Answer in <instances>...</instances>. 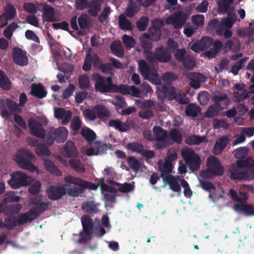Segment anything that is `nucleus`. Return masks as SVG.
<instances>
[{
	"mask_svg": "<svg viewBox=\"0 0 254 254\" xmlns=\"http://www.w3.org/2000/svg\"><path fill=\"white\" fill-rule=\"evenodd\" d=\"M158 170L160 172V177L162 178L163 181L165 178H168L171 176V174L173 170L172 162L169 160H165L164 163L162 160L158 162Z\"/></svg>",
	"mask_w": 254,
	"mask_h": 254,
	"instance_id": "obj_14",
	"label": "nucleus"
},
{
	"mask_svg": "<svg viewBox=\"0 0 254 254\" xmlns=\"http://www.w3.org/2000/svg\"><path fill=\"white\" fill-rule=\"evenodd\" d=\"M5 103L7 108L11 112L21 113V109L18 107L19 105L15 102L6 99Z\"/></svg>",
	"mask_w": 254,
	"mask_h": 254,
	"instance_id": "obj_54",
	"label": "nucleus"
},
{
	"mask_svg": "<svg viewBox=\"0 0 254 254\" xmlns=\"http://www.w3.org/2000/svg\"><path fill=\"white\" fill-rule=\"evenodd\" d=\"M44 164L46 169L48 171L54 174H56L57 175H61V173L60 170L52 161L45 160Z\"/></svg>",
	"mask_w": 254,
	"mask_h": 254,
	"instance_id": "obj_51",
	"label": "nucleus"
},
{
	"mask_svg": "<svg viewBox=\"0 0 254 254\" xmlns=\"http://www.w3.org/2000/svg\"><path fill=\"white\" fill-rule=\"evenodd\" d=\"M92 67L91 55L90 53L86 54L82 65V69L85 71H89Z\"/></svg>",
	"mask_w": 254,
	"mask_h": 254,
	"instance_id": "obj_62",
	"label": "nucleus"
},
{
	"mask_svg": "<svg viewBox=\"0 0 254 254\" xmlns=\"http://www.w3.org/2000/svg\"><path fill=\"white\" fill-rule=\"evenodd\" d=\"M122 41L124 45L128 48H132L135 44V40L132 36L125 34L122 36Z\"/></svg>",
	"mask_w": 254,
	"mask_h": 254,
	"instance_id": "obj_59",
	"label": "nucleus"
},
{
	"mask_svg": "<svg viewBox=\"0 0 254 254\" xmlns=\"http://www.w3.org/2000/svg\"><path fill=\"white\" fill-rule=\"evenodd\" d=\"M4 228L9 230H12L18 226L17 219L13 214H7L4 219Z\"/></svg>",
	"mask_w": 254,
	"mask_h": 254,
	"instance_id": "obj_29",
	"label": "nucleus"
},
{
	"mask_svg": "<svg viewBox=\"0 0 254 254\" xmlns=\"http://www.w3.org/2000/svg\"><path fill=\"white\" fill-rule=\"evenodd\" d=\"M108 126L113 127L120 132H126L129 129V126L127 123H123L119 119L110 120Z\"/></svg>",
	"mask_w": 254,
	"mask_h": 254,
	"instance_id": "obj_24",
	"label": "nucleus"
},
{
	"mask_svg": "<svg viewBox=\"0 0 254 254\" xmlns=\"http://www.w3.org/2000/svg\"><path fill=\"white\" fill-rule=\"evenodd\" d=\"M221 109V107H219V105L214 104L208 108L205 113V116L207 118L216 117L219 115V112Z\"/></svg>",
	"mask_w": 254,
	"mask_h": 254,
	"instance_id": "obj_40",
	"label": "nucleus"
},
{
	"mask_svg": "<svg viewBox=\"0 0 254 254\" xmlns=\"http://www.w3.org/2000/svg\"><path fill=\"white\" fill-rule=\"evenodd\" d=\"M78 22L79 26L80 28L82 31H79L78 33L80 35H84L85 34V30L87 28L88 21L87 19L86 15H81L78 18Z\"/></svg>",
	"mask_w": 254,
	"mask_h": 254,
	"instance_id": "obj_46",
	"label": "nucleus"
},
{
	"mask_svg": "<svg viewBox=\"0 0 254 254\" xmlns=\"http://www.w3.org/2000/svg\"><path fill=\"white\" fill-rule=\"evenodd\" d=\"M182 62L184 67L188 70L192 69L195 65L194 58L189 55H186Z\"/></svg>",
	"mask_w": 254,
	"mask_h": 254,
	"instance_id": "obj_47",
	"label": "nucleus"
},
{
	"mask_svg": "<svg viewBox=\"0 0 254 254\" xmlns=\"http://www.w3.org/2000/svg\"><path fill=\"white\" fill-rule=\"evenodd\" d=\"M82 231L78 234L79 239L78 242L80 244H85L91 239L93 233L95 225L92 218L87 214L83 215L81 218Z\"/></svg>",
	"mask_w": 254,
	"mask_h": 254,
	"instance_id": "obj_5",
	"label": "nucleus"
},
{
	"mask_svg": "<svg viewBox=\"0 0 254 254\" xmlns=\"http://www.w3.org/2000/svg\"><path fill=\"white\" fill-rule=\"evenodd\" d=\"M254 161L252 158L249 157L246 159H238L237 161V165L239 168H246L248 169Z\"/></svg>",
	"mask_w": 254,
	"mask_h": 254,
	"instance_id": "obj_53",
	"label": "nucleus"
},
{
	"mask_svg": "<svg viewBox=\"0 0 254 254\" xmlns=\"http://www.w3.org/2000/svg\"><path fill=\"white\" fill-rule=\"evenodd\" d=\"M145 59L150 64L165 63L171 60L172 56L167 48L161 45L156 48L154 52L146 51Z\"/></svg>",
	"mask_w": 254,
	"mask_h": 254,
	"instance_id": "obj_4",
	"label": "nucleus"
},
{
	"mask_svg": "<svg viewBox=\"0 0 254 254\" xmlns=\"http://www.w3.org/2000/svg\"><path fill=\"white\" fill-rule=\"evenodd\" d=\"M207 168L200 173L203 179H212L215 176L223 174L224 169L219 159L214 156L209 157L207 160Z\"/></svg>",
	"mask_w": 254,
	"mask_h": 254,
	"instance_id": "obj_3",
	"label": "nucleus"
},
{
	"mask_svg": "<svg viewBox=\"0 0 254 254\" xmlns=\"http://www.w3.org/2000/svg\"><path fill=\"white\" fill-rule=\"evenodd\" d=\"M119 24L120 28L124 30H131L133 27L131 23L123 14L119 17Z\"/></svg>",
	"mask_w": 254,
	"mask_h": 254,
	"instance_id": "obj_36",
	"label": "nucleus"
},
{
	"mask_svg": "<svg viewBox=\"0 0 254 254\" xmlns=\"http://www.w3.org/2000/svg\"><path fill=\"white\" fill-rule=\"evenodd\" d=\"M81 126V121L78 116H74L70 123L71 129L74 131L78 130Z\"/></svg>",
	"mask_w": 254,
	"mask_h": 254,
	"instance_id": "obj_63",
	"label": "nucleus"
},
{
	"mask_svg": "<svg viewBox=\"0 0 254 254\" xmlns=\"http://www.w3.org/2000/svg\"><path fill=\"white\" fill-rule=\"evenodd\" d=\"M30 94L39 99H42L47 95V91L41 83H33L31 85Z\"/></svg>",
	"mask_w": 254,
	"mask_h": 254,
	"instance_id": "obj_17",
	"label": "nucleus"
},
{
	"mask_svg": "<svg viewBox=\"0 0 254 254\" xmlns=\"http://www.w3.org/2000/svg\"><path fill=\"white\" fill-rule=\"evenodd\" d=\"M153 131L155 139L157 141H163L167 137V131L159 126H154L153 128Z\"/></svg>",
	"mask_w": 254,
	"mask_h": 254,
	"instance_id": "obj_33",
	"label": "nucleus"
},
{
	"mask_svg": "<svg viewBox=\"0 0 254 254\" xmlns=\"http://www.w3.org/2000/svg\"><path fill=\"white\" fill-rule=\"evenodd\" d=\"M70 167L76 172L78 173H84L85 168L79 160L71 159L69 161Z\"/></svg>",
	"mask_w": 254,
	"mask_h": 254,
	"instance_id": "obj_39",
	"label": "nucleus"
},
{
	"mask_svg": "<svg viewBox=\"0 0 254 254\" xmlns=\"http://www.w3.org/2000/svg\"><path fill=\"white\" fill-rule=\"evenodd\" d=\"M28 126L31 134L40 138L45 137V130L41 124L35 120L30 119L28 121Z\"/></svg>",
	"mask_w": 254,
	"mask_h": 254,
	"instance_id": "obj_13",
	"label": "nucleus"
},
{
	"mask_svg": "<svg viewBox=\"0 0 254 254\" xmlns=\"http://www.w3.org/2000/svg\"><path fill=\"white\" fill-rule=\"evenodd\" d=\"M164 81L168 84L176 80L177 75L173 72H167L163 74L162 76Z\"/></svg>",
	"mask_w": 254,
	"mask_h": 254,
	"instance_id": "obj_57",
	"label": "nucleus"
},
{
	"mask_svg": "<svg viewBox=\"0 0 254 254\" xmlns=\"http://www.w3.org/2000/svg\"><path fill=\"white\" fill-rule=\"evenodd\" d=\"M52 203L49 202H41L37 205H35L33 208L30 210L31 212L33 213L36 218H37L41 214L44 213L46 211L49 207V206L51 205Z\"/></svg>",
	"mask_w": 254,
	"mask_h": 254,
	"instance_id": "obj_26",
	"label": "nucleus"
},
{
	"mask_svg": "<svg viewBox=\"0 0 254 254\" xmlns=\"http://www.w3.org/2000/svg\"><path fill=\"white\" fill-rule=\"evenodd\" d=\"M199 183L201 188L204 190L208 191L216 189L215 185L211 182L200 180Z\"/></svg>",
	"mask_w": 254,
	"mask_h": 254,
	"instance_id": "obj_64",
	"label": "nucleus"
},
{
	"mask_svg": "<svg viewBox=\"0 0 254 254\" xmlns=\"http://www.w3.org/2000/svg\"><path fill=\"white\" fill-rule=\"evenodd\" d=\"M126 147L128 150L131 151L132 152L138 153L147 159H151L155 156L153 151L144 149V146L137 142L129 143Z\"/></svg>",
	"mask_w": 254,
	"mask_h": 254,
	"instance_id": "obj_12",
	"label": "nucleus"
},
{
	"mask_svg": "<svg viewBox=\"0 0 254 254\" xmlns=\"http://www.w3.org/2000/svg\"><path fill=\"white\" fill-rule=\"evenodd\" d=\"M149 23V18L147 16H143L140 18L136 22V27L140 31H144Z\"/></svg>",
	"mask_w": 254,
	"mask_h": 254,
	"instance_id": "obj_55",
	"label": "nucleus"
},
{
	"mask_svg": "<svg viewBox=\"0 0 254 254\" xmlns=\"http://www.w3.org/2000/svg\"><path fill=\"white\" fill-rule=\"evenodd\" d=\"M138 69L145 79L154 83L158 80V74L157 70L153 66H150L144 60L139 61Z\"/></svg>",
	"mask_w": 254,
	"mask_h": 254,
	"instance_id": "obj_8",
	"label": "nucleus"
},
{
	"mask_svg": "<svg viewBox=\"0 0 254 254\" xmlns=\"http://www.w3.org/2000/svg\"><path fill=\"white\" fill-rule=\"evenodd\" d=\"M249 152L247 147H241L233 151L234 155L238 159L246 158Z\"/></svg>",
	"mask_w": 254,
	"mask_h": 254,
	"instance_id": "obj_49",
	"label": "nucleus"
},
{
	"mask_svg": "<svg viewBox=\"0 0 254 254\" xmlns=\"http://www.w3.org/2000/svg\"><path fill=\"white\" fill-rule=\"evenodd\" d=\"M230 178L233 180L248 181V174L246 170L242 171L238 166H232L229 169Z\"/></svg>",
	"mask_w": 254,
	"mask_h": 254,
	"instance_id": "obj_15",
	"label": "nucleus"
},
{
	"mask_svg": "<svg viewBox=\"0 0 254 254\" xmlns=\"http://www.w3.org/2000/svg\"><path fill=\"white\" fill-rule=\"evenodd\" d=\"M35 153L39 156H49L51 154V152L44 143H40L35 149Z\"/></svg>",
	"mask_w": 254,
	"mask_h": 254,
	"instance_id": "obj_38",
	"label": "nucleus"
},
{
	"mask_svg": "<svg viewBox=\"0 0 254 254\" xmlns=\"http://www.w3.org/2000/svg\"><path fill=\"white\" fill-rule=\"evenodd\" d=\"M78 85L81 89H88L90 86L89 77L87 75L83 74L78 77Z\"/></svg>",
	"mask_w": 254,
	"mask_h": 254,
	"instance_id": "obj_45",
	"label": "nucleus"
},
{
	"mask_svg": "<svg viewBox=\"0 0 254 254\" xmlns=\"http://www.w3.org/2000/svg\"><path fill=\"white\" fill-rule=\"evenodd\" d=\"M12 58L14 63L20 66H24L28 64V58L21 49L14 50Z\"/></svg>",
	"mask_w": 254,
	"mask_h": 254,
	"instance_id": "obj_19",
	"label": "nucleus"
},
{
	"mask_svg": "<svg viewBox=\"0 0 254 254\" xmlns=\"http://www.w3.org/2000/svg\"><path fill=\"white\" fill-rule=\"evenodd\" d=\"M65 156L68 158H76L78 156V152L74 143L68 140L64 144L63 148Z\"/></svg>",
	"mask_w": 254,
	"mask_h": 254,
	"instance_id": "obj_18",
	"label": "nucleus"
},
{
	"mask_svg": "<svg viewBox=\"0 0 254 254\" xmlns=\"http://www.w3.org/2000/svg\"><path fill=\"white\" fill-rule=\"evenodd\" d=\"M199 41L203 51L205 49H208L212 46L213 43V39L208 37H202Z\"/></svg>",
	"mask_w": 254,
	"mask_h": 254,
	"instance_id": "obj_58",
	"label": "nucleus"
},
{
	"mask_svg": "<svg viewBox=\"0 0 254 254\" xmlns=\"http://www.w3.org/2000/svg\"><path fill=\"white\" fill-rule=\"evenodd\" d=\"M248 57H244L239 60L234 65H233L231 69V71L234 75L238 74L239 70L244 67L245 63L247 61Z\"/></svg>",
	"mask_w": 254,
	"mask_h": 254,
	"instance_id": "obj_43",
	"label": "nucleus"
},
{
	"mask_svg": "<svg viewBox=\"0 0 254 254\" xmlns=\"http://www.w3.org/2000/svg\"><path fill=\"white\" fill-rule=\"evenodd\" d=\"M170 136L174 142L179 144L182 142V136L177 129L172 130L170 133Z\"/></svg>",
	"mask_w": 254,
	"mask_h": 254,
	"instance_id": "obj_61",
	"label": "nucleus"
},
{
	"mask_svg": "<svg viewBox=\"0 0 254 254\" xmlns=\"http://www.w3.org/2000/svg\"><path fill=\"white\" fill-rule=\"evenodd\" d=\"M29 179L26 174L17 171L12 173L8 184L12 188L17 189L21 187L29 185Z\"/></svg>",
	"mask_w": 254,
	"mask_h": 254,
	"instance_id": "obj_9",
	"label": "nucleus"
},
{
	"mask_svg": "<svg viewBox=\"0 0 254 254\" xmlns=\"http://www.w3.org/2000/svg\"><path fill=\"white\" fill-rule=\"evenodd\" d=\"M182 156L190 170L194 172L200 169L201 163L200 157L193 150L190 148L183 150Z\"/></svg>",
	"mask_w": 254,
	"mask_h": 254,
	"instance_id": "obj_6",
	"label": "nucleus"
},
{
	"mask_svg": "<svg viewBox=\"0 0 254 254\" xmlns=\"http://www.w3.org/2000/svg\"><path fill=\"white\" fill-rule=\"evenodd\" d=\"M200 112L199 107L194 104H189L187 106L185 110L186 115L192 118L196 117Z\"/></svg>",
	"mask_w": 254,
	"mask_h": 254,
	"instance_id": "obj_34",
	"label": "nucleus"
},
{
	"mask_svg": "<svg viewBox=\"0 0 254 254\" xmlns=\"http://www.w3.org/2000/svg\"><path fill=\"white\" fill-rule=\"evenodd\" d=\"M179 176L176 178L175 176L172 175L168 178H165L164 179L163 183L165 185H169L170 189H171L173 191L177 193H180L181 188L178 181V180H179Z\"/></svg>",
	"mask_w": 254,
	"mask_h": 254,
	"instance_id": "obj_22",
	"label": "nucleus"
},
{
	"mask_svg": "<svg viewBox=\"0 0 254 254\" xmlns=\"http://www.w3.org/2000/svg\"><path fill=\"white\" fill-rule=\"evenodd\" d=\"M110 49L113 54L118 57L122 58L124 55V50L120 42H113L111 44Z\"/></svg>",
	"mask_w": 254,
	"mask_h": 254,
	"instance_id": "obj_32",
	"label": "nucleus"
},
{
	"mask_svg": "<svg viewBox=\"0 0 254 254\" xmlns=\"http://www.w3.org/2000/svg\"><path fill=\"white\" fill-rule=\"evenodd\" d=\"M32 160L27 159L24 156L17 154L15 155V161L20 167L22 169L34 172L36 170V166L31 162Z\"/></svg>",
	"mask_w": 254,
	"mask_h": 254,
	"instance_id": "obj_16",
	"label": "nucleus"
},
{
	"mask_svg": "<svg viewBox=\"0 0 254 254\" xmlns=\"http://www.w3.org/2000/svg\"><path fill=\"white\" fill-rule=\"evenodd\" d=\"M64 180L67 183L78 186V187L73 186L69 188H66V193L70 196L77 197L83 193L85 189L96 190L97 189L96 184L74 176L67 175L64 177Z\"/></svg>",
	"mask_w": 254,
	"mask_h": 254,
	"instance_id": "obj_1",
	"label": "nucleus"
},
{
	"mask_svg": "<svg viewBox=\"0 0 254 254\" xmlns=\"http://www.w3.org/2000/svg\"><path fill=\"white\" fill-rule=\"evenodd\" d=\"M229 142V139L226 136H223L218 139L214 146L213 153L215 155L220 154L225 148Z\"/></svg>",
	"mask_w": 254,
	"mask_h": 254,
	"instance_id": "obj_21",
	"label": "nucleus"
},
{
	"mask_svg": "<svg viewBox=\"0 0 254 254\" xmlns=\"http://www.w3.org/2000/svg\"><path fill=\"white\" fill-rule=\"evenodd\" d=\"M206 140V137L204 136H200L197 135H192L186 138L185 142L190 145H198L202 142H205Z\"/></svg>",
	"mask_w": 254,
	"mask_h": 254,
	"instance_id": "obj_31",
	"label": "nucleus"
},
{
	"mask_svg": "<svg viewBox=\"0 0 254 254\" xmlns=\"http://www.w3.org/2000/svg\"><path fill=\"white\" fill-rule=\"evenodd\" d=\"M0 87L4 90L10 88V82L5 73L0 70Z\"/></svg>",
	"mask_w": 254,
	"mask_h": 254,
	"instance_id": "obj_44",
	"label": "nucleus"
},
{
	"mask_svg": "<svg viewBox=\"0 0 254 254\" xmlns=\"http://www.w3.org/2000/svg\"><path fill=\"white\" fill-rule=\"evenodd\" d=\"M68 133V131L65 127H58L54 132L55 141L58 143L64 142L67 139Z\"/></svg>",
	"mask_w": 254,
	"mask_h": 254,
	"instance_id": "obj_25",
	"label": "nucleus"
},
{
	"mask_svg": "<svg viewBox=\"0 0 254 254\" xmlns=\"http://www.w3.org/2000/svg\"><path fill=\"white\" fill-rule=\"evenodd\" d=\"M240 49V41L237 39H234L233 40H228L223 45V49L225 53L232 50L236 52Z\"/></svg>",
	"mask_w": 254,
	"mask_h": 254,
	"instance_id": "obj_23",
	"label": "nucleus"
},
{
	"mask_svg": "<svg viewBox=\"0 0 254 254\" xmlns=\"http://www.w3.org/2000/svg\"><path fill=\"white\" fill-rule=\"evenodd\" d=\"M234 209L237 212H243L247 216L254 215V207L252 204H235L234 206Z\"/></svg>",
	"mask_w": 254,
	"mask_h": 254,
	"instance_id": "obj_20",
	"label": "nucleus"
},
{
	"mask_svg": "<svg viewBox=\"0 0 254 254\" xmlns=\"http://www.w3.org/2000/svg\"><path fill=\"white\" fill-rule=\"evenodd\" d=\"M85 118L89 121H94L97 117L96 112L95 110V106L93 109H86L83 112Z\"/></svg>",
	"mask_w": 254,
	"mask_h": 254,
	"instance_id": "obj_56",
	"label": "nucleus"
},
{
	"mask_svg": "<svg viewBox=\"0 0 254 254\" xmlns=\"http://www.w3.org/2000/svg\"><path fill=\"white\" fill-rule=\"evenodd\" d=\"M31 210L21 213L17 218L18 226L25 225L28 223L32 222L34 219H36Z\"/></svg>",
	"mask_w": 254,
	"mask_h": 254,
	"instance_id": "obj_28",
	"label": "nucleus"
},
{
	"mask_svg": "<svg viewBox=\"0 0 254 254\" xmlns=\"http://www.w3.org/2000/svg\"><path fill=\"white\" fill-rule=\"evenodd\" d=\"M18 27L17 24L15 22H12L9 24L6 28L3 31V35L8 40L11 39L13 32Z\"/></svg>",
	"mask_w": 254,
	"mask_h": 254,
	"instance_id": "obj_50",
	"label": "nucleus"
},
{
	"mask_svg": "<svg viewBox=\"0 0 254 254\" xmlns=\"http://www.w3.org/2000/svg\"><path fill=\"white\" fill-rule=\"evenodd\" d=\"M114 101L113 104L117 110L119 109H123L127 106L125 98L121 95H117L114 97Z\"/></svg>",
	"mask_w": 254,
	"mask_h": 254,
	"instance_id": "obj_52",
	"label": "nucleus"
},
{
	"mask_svg": "<svg viewBox=\"0 0 254 254\" xmlns=\"http://www.w3.org/2000/svg\"><path fill=\"white\" fill-rule=\"evenodd\" d=\"M69 185H53L46 190L48 197L52 200H57L66 195V187Z\"/></svg>",
	"mask_w": 254,
	"mask_h": 254,
	"instance_id": "obj_10",
	"label": "nucleus"
},
{
	"mask_svg": "<svg viewBox=\"0 0 254 254\" xmlns=\"http://www.w3.org/2000/svg\"><path fill=\"white\" fill-rule=\"evenodd\" d=\"M81 135L88 142H92L96 138L95 133L88 127H84L82 128Z\"/></svg>",
	"mask_w": 254,
	"mask_h": 254,
	"instance_id": "obj_35",
	"label": "nucleus"
},
{
	"mask_svg": "<svg viewBox=\"0 0 254 254\" xmlns=\"http://www.w3.org/2000/svg\"><path fill=\"white\" fill-rule=\"evenodd\" d=\"M95 110L96 112L97 117L102 119L105 118H108L110 116L109 110L104 105L98 104L95 106Z\"/></svg>",
	"mask_w": 254,
	"mask_h": 254,
	"instance_id": "obj_30",
	"label": "nucleus"
},
{
	"mask_svg": "<svg viewBox=\"0 0 254 254\" xmlns=\"http://www.w3.org/2000/svg\"><path fill=\"white\" fill-rule=\"evenodd\" d=\"M127 162L129 167L134 172H137L141 167L139 161L133 156L128 157Z\"/></svg>",
	"mask_w": 254,
	"mask_h": 254,
	"instance_id": "obj_41",
	"label": "nucleus"
},
{
	"mask_svg": "<svg viewBox=\"0 0 254 254\" xmlns=\"http://www.w3.org/2000/svg\"><path fill=\"white\" fill-rule=\"evenodd\" d=\"M91 79L95 81V88L101 93L111 92L113 80L111 77H105L99 74L94 73L91 75Z\"/></svg>",
	"mask_w": 254,
	"mask_h": 254,
	"instance_id": "obj_7",
	"label": "nucleus"
},
{
	"mask_svg": "<svg viewBox=\"0 0 254 254\" xmlns=\"http://www.w3.org/2000/svg\"><path fill=\"white\" fill-rule=\"evenodd\" d=\"M212 100L215 105H219L220 107H221V103L224 106H227L230 103V100L228 98V95L225 93L222 92L214 95L212 98Z\"/></svg>",
	"mask_w": 254,
	"mask_h": 254,
	"instance_id": "obj_27",
	"label": "nucleus"
},
{
	"mask_svg": "<svg viewBox=\"0 0 254 254\" xmlns=\"http://www.w3.org/2000/svg\"><path fill=\"white\" fill-rule=\"evenodd\" d=\"M16 13V9L11 4H8L5 8L4 13L3 15L6 18V20L13 19Z\"/></svg>",
	"mask_w": 254,
	"mask_h": 254,
	"instance_id": "obj_48",
	"label": "nucleus"
},
{
	"mask_svg": "<svg viewBox=\"0 0 254 254\" xmlns=\"http://www.w3.org/2000/svg\"><path fill=\"white\" fill-rule=\"evenodd\" d=\"M129 86L127 85L121 84L117 85L113 84L111 92L119 93L123 95H127L129 94Z\"/></svg>",
	"mask_w": 254,
	"mask_h": 254,
	"instance_id": "obj_42",
	"label": "nucleus"
},
{
	"mask_svg": "<svg viewBox=\"0 0 254 254\" xmlns=\"http://www.w3.org/2000/svg\"><path fill=\"white\" fill-rule=\"evenodd\" d=\"M188 15L178 10L170 15L166 20L167 23L172 25L176 29L181 28L186 23Z\"/></svg>",
	"mask_w": 254,
	"mask_h": 254,
	"instance_id": "obj_11",
	"label": "nucleus"
},
{
	"mask_svg": "<svg viewBox=\"0 0 254 254\" xmlns=\"http://www.w3.org/2000/svg\"><path fill=\"white\" fill-rule=\"evenodd\" d=\"M254 32V28L252 27H246L238 30V34L242 37H251Z\"/></svg>",
	"mask_w": 254,
	"mask_h": 254,
	"instance_id": "obj_60",
	"label": "nucleus"
},
{
	"mask_svg": "<svg viewBox=\"0 0 254 254\" xmlns=\"http://www.w3.org/2000/svg\"><path fill=\"white\" fill-rule=\"evenodd\" d=\"M150 33L151 40L154 41H158L161 36V29L158 26L153 25L150 27L148 29Z\"/></svg>",
	"mask_w": 254,
	"mask_h": 254,
	"instance_id": "obj_37",
	"label": "nucleus"
},
{
	"mask_svg": "<svg viewBox=\"0 0 254 254\" xmlns=\"http://www.w3.org/2000/svg\"><path fill=\"white\" fill-rule=\"evenodd\" d=\"M159 90L164 97L170 101L175 100L182 105H186L190 102L189 99L183 91L172 86L162 85Z\"/></svg>",
	"mask_w": 254,
	"mask_h": 254,
	"instance_id": "obj_2",
	"label": "nucleus"
}]
</instances>
